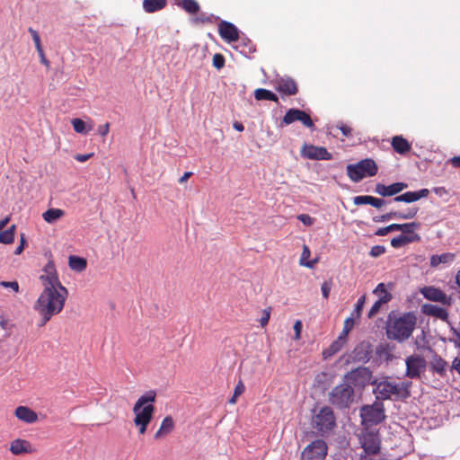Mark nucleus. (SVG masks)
Returning a JSON list of instances; mask_svg holds the SVG:
<instances>
[{"label": "nucleus", "mask_w": 460, "mask_h": 460, "mask_svg": "<svg viewBox=\"0 0 460 460\" xmlns=\"http://www.w3.org/2000/svg\"><path fill=\"white\" fill-rule=\"evenodd\" d=\"M420 234H414V235H404L400 234L397 235L391 240V245L393 248H400L402 247L405 244L411 243H418L420 241Z\"/></svg>", "instance_id": "a878e982"}, {"label": "nucleus", "mask_w": 460, "mask_h": 460, "mask_svg": "<svg viewBox=\"0 0 460 460\" xmlns=\"http://www.w3.org/2000/svg\"><path fill=\"white\" fill-rule=\"evenodd\" d=\"M390 233V229L388 228V226H385V227H380L378 228L376 232H375V235H377V236H385L387 234Z\"/></svg>", "instance_id": "774afa93"}, {"label": "nucleus", "mask_w": 460, "mask_h": 460, "mask_svg": "<svg viewBox=\"0 0 460 460\" xmlns=\"http://www.w3.org/2000/svg\"><path fill=\"white\" fill-rule=\"evenodd\" d=\"M167 0H143V10L147 13H153L164 9L167 6Z\"/></svg>", "instance_id": "bb28decb"}, {"label": "nucleus", "mask_w": 460, "mask_h": 460, "mask_svg": "<svg viewBox=\"0 0 460 460\" xmlns=\"http://www.w3.org/2000/svg\"><path fill=\"white\" fill-rule=\"evenodd\" d=\"M155 398L156 392L149 390L137 400L133 407L134 423L138 428L140 434L146 433L147 426L153 419L155 411L153 403L155 402Z\"/></svg>", "instance_id": "7ed1b4c3"}, {"label": "nucleus", "mask_w": 460, "mask_h": 460, "mask_svg": "<svg viewBox=\"0 0 460 460\" xmlns=\"http://www.w3.org/2000/svg\"><path fill=\"white\" fill-rule=\"evenodd\" d=\"M386 203H387V201L384 199L376 198V197L371 196L369 205L376 208H380Z\"/></svg>", "instance_id": "4d7b16f0"}, {"label": "nucleus", "mask_w": 460, "mask_h": 460, "mask_svg": "<svg viewBox=\"0 0 460 460\" xmlns=\"http://www.w3.org/2000/svg\"><path fill=\"white\" fill-rule=\"evenodd\" d=\"M110 131V123L107 122L105 123L104 125H102L98 128V133L99 135H101L102 137H105L108 135Z\"/></svg>", "instance_id": "0e129e2a"}, {"label": "nucleus", "mask_w": 460, "mask_h": 460, "mask_svg": "<svg viewBox=\"0 0 460 460\" xmlns=\"http://www.w3.org/2000/svg\"><path fill=\"white\" fill-rule=\"evenodd\" d=\"M270 308L265 309L263 311L262 316L260 319V323L262 327L268 323V322L270 320Z\"/></svg>", "instance_id": "e2e57ef3"}, {"label": "nucleus", "mask_w": 460, "mask_h": 460, "mask_svg": "<svg viewBox=\"0 0 460 460\" xmlns=\"http://www.w3.org/2000/svg\"><path fill=\"white\" fill-rule=\"evenodd\" d=\"M359 442L367 455L374 456L379 454L381 441L378 432L363 431L359 436Z\"/></svg>", "instance_id": "f8f14e48"}, {"label": "nucleus", "mask_w": 460, "mask_h": 460, "mask_svg": "<svg viewBox=\"0 0 460 460\" xmlns=\"http://www.w3.org/2000/svg\"><path fill=\"white\" fill-rule=\"evenodd\" d=\"M408 187V184L402 181L394 182L388 186L383 183H376L375 192L382 197L395 196Z\"/></svg>", "instance_id": "aec40b11"}, {"label": "nucleus", "mask_w": 460, "mask_h": 460, "mask_svg": "<svg viewBox=\"0 0 460 460\" xmlns=\"http://www.w3.org/2000/svg\"><path fill=\"white\" fill-rule=\"evenodd\" d=\"M15 225L0 233V243L4 244L13 243L14 241Z\"/></svg>", "instance_id": "58836bf2"}, {"label": "nucleus", "mask_w": 460, "mask_h": 460, "mask_svg": "<svg viewBox=\"0 0 460 460\" xmlns=\"http://www.w3.org/2000/svg\"><path fill=\"white\" fill-rule=\"evenodd\" d=\"M0 286L12 288L14 292H19V284L17 281H1Z\"/></svg>", "instance_id": "bf43d9fd"}, {"label": "nucleus", "mask_w": 460, "mask_h": 460, "mask_svg": "<svg viewBox=\"0 0 460 460\" xmlns=\"http://www.w3.org/2000/svg\"><path fill=\"white\" fill-rule=\"evenodd\" d=\"M411 382L405 381L401 384L393 383L387 380L377 381L373 389V394H376L377 401H385L392 399V396H395V400L404 401L411 396L410 388Z\"/></svg>", "instance_id": "20e7f679"}, {"label": "nucleus", "mask_w": 460, "mask_h": 460, "mask_svg": "<svg viewBox=\"0 0 460 460\" xmlns=\"http://www.w3.org/2000/svg\"><path fill=\"white\" fill-rule=\"evenodd\" d=\"M420 226V224L419 222H411V223H404L401 224V229L404 235H414L418 234L415 233L416 229H419Z\"/></svg>", "instance_id": "a19ab883"}, {"label": "nucleus", "mask_w": 460, "mask_h": 460, "mask_svg": "<svg viewBox=\"0 0 460 460\" xmlns=\"http://www.w3.org/2000/svg\"><path fill=\"white\" fill-rule=\"evenodd\" d=\"M391 219H400V211H390L381 216H376L373 217V221L376 223L386 222Z\"/></svg>", "instance_id": "37998d69"}, {"label": "nucleus", "mask_w": 460, "mask_h": 460, "mask_svg": "<svg viewBox=\"0 0 460 460\" xmlns=\"http://www.w3.org/2000/svg\"><path fill=\"white\" fill-rule=\"evenodd\" d=\"M427 349L431 353V358L427 366H429V370L432 374H437L440 377L447 376V371L448 363L443 358L435 349H433L430 346L427 347Z\"/></svg>", "instance_id": "2eb2a0df"}, {"label": "nucleus", "mask_w": 460, "mask_h": 460, "mask_svg": "<svg viewBox=\"0 0 460 460\" xmlns=\"http://www.w3.org/2000/svg\"><path fill=\"white\" fill-rule=\"evenodd\" d=\"M173 429H174V420H173L172 417L166 416L163 420L159 429L155 434V436H154L155 439H159L162 437L170 434L173 430Z\"/></svg>", "instance_id": "cd10ccee"}, {"label": "nucleus", "mask_w": 460, "mask_h": 460, "mask_svg": "<svg viewBox=\"0 0 460 460\" xmlns=\"http://www.w3.org/2000/svg\"><path fill=\"white\" fill-rule=\"evenodd\" d=\"M361 422L366 426L378 425L385 419V411L383 402L376 401L372 404L363 405L359 412Z\"/></svg>", "instance_id": "6e6552de"}, {"label": "nucleus", "mask_w": 460, "mask_h": 460, "mask_svg": "<svg viewBox=\"0 0 460 460\" xmlns=\"http://www.w3.org/2000/svg\"><path fill=\"white\" fill-rule=\"evenodd\" d=\"M344 343L341 342L340 340L336 339L335 341H333L331 345L323 351V358H328L332 356H333L334 354L338 353L339 351H341L342 349V348L344 347Z\"/></svg>", "instance_id": "e433bc0d"}, {"label": "nucleus", "mask_w": 460, "mask_h": 460, "mask_svg": "<svg viewBox=\"0 0 460 460\" xmlns=\"http://www.w3.org/2000/svg\"><path fill=\"white\" fill-rule=\"evenodd\" d=\"M16 418L26 423H34L38 420L37 413L27 406H18L14 412Z\"/></svg>", "instance_id": "5701e85b"}, {"label": "nucleus", "mask_w": 460, "mask_h": 460, "mask_svg": "<svg viewBox=\"0 0 460 460\" xmlns=\"http://www.w3.org/2000/svg\"><path fill=\"white\" fill-rule=\"evenodd\" d=\"M64 215V211L59 208H49L42 215L43 219L48 223H54Z\"/></svg>", "instance_id": "4c0bfd02"}, {"label": "nucleus", "mask_w": 460, "mask_h": 460, "mask_svg": "<svg viewBox=\"0 0 460 460\" xmlns=\"http://www.w3.org/2000/svg\"><path fill=\"white\" fill-rule=\"evenodd\" d=\"M406 373L405 376L411 379H420L421 374L427 368V361L420 355H411L405 359Z\"/></svg>", "instance_id": "9d476101"}, {"label": "nucleus", "mask_w": 460, "mask_h": 460, "mask_svg": "<svg viewBox=\"0 0 460 460\" xmlns=\"http://www.w3.org/2000/svg\"><path fill=\"white\" fill-rule=\"evenodd\" d=\"M391 146L394 151L401 155H404L411 149V145L402 136H394L392 138Z\"/></svg>", "instance_id": "4be33fe9"}, {"label": "nucleus", "mask_w": 460, "mask_h": 460, "mask_svg": "<svg viewBox=\"0 0 460 460\" xmlns=\"http://www.w3.org/2000/svg\"><path fill=\"white\" fill-rule=\"evenodd\" d=\"M429 190L428 189H420L416 191H407L403 193L405 203H412L422 198L428 197Z\"/></svg>", "instance_id": "7c9ffc66"}, {"label": "nucleus", "mask_w": 460, "mask_h": 460, "mask_svg": "<svg viewBox=\"0 0 460 460\" xmlns=\"http://www.w3.org/2000/svg\"><path fill=\"white\" fill-rule=\"evenodd\" d=\"M355 318V316L350 315L344 321L343 329H345L346 332H350L353 329Z\"/></svg>", "instance_id": "680f3d73"}, {"label": "nucleus", "mask_w": 460, "mask_h": 460, "mask_svg": "<svg viewBox=\"0 0 460 460\" xmlns=\"http://www.w3.org/2000/svg\"><path fill=\"white\" fill-rule=\"evenodd\" d=\"M386 252V248L384 245H375L371 248L369 255L373 258H377L383 255Z\"/></svg>", "instance_id": "603ef678"}, {"label": "nucleus", "mask_w": 460, "mask_h": 460, "mask_svg": "<svg viewBox=\"0 0 460 460\" xmlns=\"http://www.w3.org/2000/svg\"><path fill=\"white\" fill-rule=\"evenodd\" d=\"M177 5L190 14H197L200 10V5L196 0H181Z\"/></svg>", "instance_id": "2f4dec72"}, {"label": "nucleus", "mask_w": 460, "mask_h": 460, "mask_svg": "<svg viewBox=\"0 0 460 460\" xmlns=\"http://www.w3.org/2000/svg\"><path fill=\"white\" fill-rule=\"evenodd\" d=\"M450 370L456 371L457 374L460 376V350H458L457 356L454 358V359L452 360Z\"/></svg>", "instance_id": "13d9d810"}, {"label": "nucleus", "mask_w": 460, "mask_h": 460, "mask_svg": "<svg viewBox=\"0 0 460 460\" xmlns=\"http://www.w3.org/2000/svg\"><path fill=\"white\" fill-rule=\"evenodd\" d=\"M417 325V315L414 312L399 313L392 310L385 322V335L390 341L403 343L408 341Z\"/></svg>", "instance_id": "f03ea898"}, {"label": "nucleus", "mask_w": 460, "mask_h": 460, "mask_svg": "<svg viewBox=\"0 0 460 460\" xmlns=\"http://www.w3.org/2000/svg\"><path fill=\"white\" fill-rule=\"evenodd\" d=\"M455 259V254L451 252H445L442 254H435L430 257V265L432 267H437L440 263H447L449 261H453Z\"/></svg>", "instance_id": "c9c22d12"}, {"label": "nucleus", "mask_w": 460, "mask_h": 460, "mask_svg": "<svg viewBox=\"0 0 460 460\" xmlns=\"http://www.w3.org/2000/svg\"><path fill=\"white\" fill-rule=\"evenodd\" d=\"M311 426L321 437H327L336 427V417L330 406H323L319 411L312 410Z\"/></svg>", "instance_id": "39448f33"}, {"label": "nucleus", "mask_w": 460, "mask_h": 460, "mask_svg": "<svg viewBox=\"0 0 460 460\" xmlns=\"http://www.w3.org/2000/svg\"><path fill=\"white\" fill-rule=\"evenodd\" d=\"M393 298V296L391 293H385V295H381L376 300L374 305L371 306V308L368 311L367 316L368 318L374 317L378 311L380 310V307L383 304H386L389 301H391Z\"/></svg>", "instance_id": "c756f323"}, {"label": "nucleus", "mask_w": 460, "mask_h": 460, "mask_svg": "<svg viewBox=\"0 0 460 460\" xmlns=\"http://www.w3.org/2000/svg\"><path fill=\"white\" fill-rule=\"evenodd\" d=\"M93 156V153L84 154V155H75V159L78 162L84 163L89 160L91 157Z\"/></svg>", "instance_id": "69168bd1"}, {"label": "nucleus", "mask_w": 460, "mask_h": 460, "mask_svg": "<svg viewBox=\"0 0 460 460\" xmlns=\"http://www.w3.org/2000/svg\"><path fill=\"white\" fill-rule=\"evenodd\" d=\"M343 381L353 388H365L368 385H375L376 384V379L373 380L372 371L367 367H358L348 372L344 375Z\"/></svg>", "instance_id": "1a4fd4ad"}, {"label": "nucleus", "mask_w": 460, "mask_h": 460, "mask_svg": "<svg viewBox=\"0 0 460 460\" xmlns=\"http://www.w3.org/2000/svg\"><path fill=\"white\" fill-rule=\"evenodd\" d=\"M301 156L310 160H325L332 159V155L324 146H317L312 144H305L301 149Z\"/></svg>", "instance_id": "ddd939ff"}, {"label": "nucleus", "mask_w": 460, "mask_h": 460, "mask_svg": "<svg viewBox=\"0 0 460 460\" xmlns=\"http://www.w3.org/2000/svg\"><path fill=\"white\" fill-rule=\"evenodd\" d=\"M297 219L306 226H310L314 223V218L308 214H300L297 216Z\"/></svg>", "instance_id": "5fc2aeb1"}, {"label": "nucleus", "mask_w": 460, "mask_h": 460, "mask_svg": "<svg viewBox=\"0 0 460 460\" xmlns=\"http://www.w3.org/2000/svg\"><path fill=\"white\" fill-rule=\"evenodd\" d=\"M236 42L234 49L246 58L256 51L255 44L247 37H239Z\"/></svg>", "instance_id": "b1692460"}, {"label": "nucleus", "mask_w": 460, "mask_h": 460, "mask_svg": "<svg viewBox=\"0 0 460 460\" xmlns=\"http://www.w3.org/2000/svg\"><path fill=\"white\" fill-rule=\"evenodd\" d=\"M220 18L213 13H201L192 19L194 24H213Z\"/></svg>", "instance_id": "72a5a7b5"}, {"label": "nucleus", "mask_w": 460, "mask_h": 460, "mask_svg": "<svg viewBox=\"0 0 460 460\" xmlns=\"http://www.w3.org/2000/svg\"><path fill=\"white\" fill-rule=\"evenodd\" d=\"M365 301H366V296H365V295H363L358 299V302L355 305V308L351 312L350 315L355 316L356 318H359L361 315L362 309L365 305Z\"/></svg>", "instance_id": "49530a36"}, {"label": "nucleus", "mask_w": 460, "mask_h": 460, "mask_svg": "<svg viewBox=\"0 0 460 460\" xmlns=\"http://www.w3.org/2000/svg\"><path fill=\"white\" fill-rule=\"evenodd\" d=\"M332 280H329V281H324L322 286H321V290H322V294H323V296L324 298H328L329 296H330V292H331V289H332Z\"/></svg>", "instance_id": "6e6d98bb"}, {"label": "nucleus", "mask_w": 460, "mask_h": 460, "mask_svg": "<svg viewBox=\"0 0 460 460\" xmlns=\"http://www.w3.org/2000/svg\"><path fill=\"white\" fill-rule=\"evenodd\" d=\"M347 175L353 182H358L365 177L375 176L378 167L372 158H365L357 164H348L346 167Z\"/></svg>", "instance_id": "0eeeda50"}, {"label": "nucleus", "mask_w": 460, "mask_h": 460, "mask_svg": "<svg viewBox=\"0 0 460 460\" xmlns=\"http://www.w3.org/2000/svg\"><path fill=\"white\" fill-rule=\"evenodd\" d=\"M10 451L15 456L31 453L32 447L31 442L25 439L16 438L11 443Z\"/></svg>", "instance_id": "393cba45"}, {"label": "nucleus", "mask_w": 460, "mask_h": 460, "mask_svg": "<svg viewBox=\"0 0 460 460\" xmlns=\"http://www.w3.org/2000/svg\"><path fill=\"white\" fill-rule=\"evenodd\" d=\"M212 63H213V66L215 68H217V70H220L221 68H223L225 66V63H226L225 57L220 53H217L213 56Z\"/></svg>", "instance_id": "de8ad7c7"}, {"label": "nucleus", "mask_w": 460, "mask_h": 460, "mask_svg": "<svg viewBox=\"0 0 460 460\" xmlns=\"http://www.w3.org/2000/svg\"><path fill=\"white\" fill-rule=\"evenodd\" d=\"M355 399L354 388L344 382L336 385L329 394V402L340 410L349 408Z\"/></svg>", "instance_id": "423d86ee"}, {"label": "nucleus", "mask_w": 460, "mask_h": 460, "mask_svg": "<svg viewBox=\"0 0 460 460\" xmlns=\"http://www.w3.org/2000/svg\"><path fill=\"white\" fill-rule=\"evenodd\" d=\"M68 265L71 270L81 272L86 269L87 262L86 260L82 257L70 255L68 259Z\"/></svg>", "instance_id": "f704fd0d"}, {"label": "nucleus", "mask_w": 460, "mask_h": 460, "mask_svg": "<svg viewBox=\"0 0 460 460\" xmlns=\"http://www.w3.org/2000/svg\"><path fill=\"white\" fill-rule=\"evenodd\" d=\"M274 88L282 96H292L298 93L297 83L288 75L277 78L274 81Z\"/></svg>", "instance_id": "dca6fc26"}, {"label": "nucleus", "mask_w": 460, "mask_h": 460, "mask_svg": "<svg viewBox=\"0 0 460 460\" xmlns=\"http://www.w3.org/2000/svg\"><path fill=\"white\" fill-rule=\"evenodd\" d=\"M450 326V332L454 334L455 338H449L448 341L452 342L454 346L460 350V330L456 329L455 326L448 324Z\"/></svg>", "instance_id": "a18cd8bd"}, {"label": "nucleus", "mask_w": 460, "mask_h": 460, "mask_svg": "<svg viewBox=\"0 0 460 460\" xmlns=\"http://www.w3.org/2000/svg\"><path fill=\"white\" fill-rule=\"evenodd\" d=\"M420 311L423 314L438 318L446 322L447 324H450L451 323L449 321L448 312L446 308L438 306L433 304H424L421 305Z\"/></svg>", "instance_id": "412c9836"}, {"label": "nucleus", "mask_w": 460, "mask_h": 460, "mask_svg": "<svg viewBox=\"0 0 460 460\" xmlns=\"http://www.w3.org/2000/svg\"><path fill=\"white\" fill-rule=\"evenodd\" d=\"M218 33L220 37L227 42H235L239 40V31L237 27L227 21H219Z\"/></svg>", "instance_id": "6ab92c4d"}, {"label": "nucleus", "mask_w": 460, "mask_h": 460, "mask_svg": "<svg viewBox=\"0 0 460 460\" xmlns=\"http://www.w3.org/2000/svg\"><path fill=\"white\" fill-rule=\"evenodd\" d=\"M432 191L439 197H443L448 194V190L445 187H435Z\"/></svg>", "instance_id": "338daca9"}, {"label": "nucleus", "mask_w": 460, "mask_h": 460, "mask_svg": "<svg viewBox=\"0 0 460 460\" xmlns=\"http://www.w3.org/2000/svg\"><path fill=\"white\" fill-rule=\"evenodd\" d=\"M298 121H300L305 127L310 128L311 130L315 129L314 123L310 115L302 110H300Z\"/></svg>", "instance_id": "c03bdc74"}, {"label": "nucleus", "mask_w": 460, "mask_h": 460, "mask_svg": "<svg viewBox=\"0 0 460 460\" xmlns=\"http://www.w3.org/2000/svg\"><path fill=\"white\" fill-rule=\"evenodd\" d=\"M71 123L73 125L74 130L79 134L86 135L92 128L91 127L86 128L84 121L78 118L73 119Z\"/></svg>", "instance_id": "79ce46f5"}, {"label": "nucleus", "mask_w": 460, "mask_h": 460, "mask_svg": "<svg viewBox=\"0 0 460 460\" xmlns=\"http://www.w3.org/2000/svg\"><path fill=\"white\" fill-rule=\"evenodd\" d=\"M67 296L68 290L64 286L44 288L33 306L41 317L38 323L39 327H43L54 315L63 310Z\"/></svg>", "instance_id": "f257e3e1"}, {"label": "nucleus", "mask_w": 460, "mask_h": 460, "mask_svg": "<svg viewBox=\"0 0 460 460\" xmlns=\"http://www.w3.org/2000/svg\"><path fill=\"white\" fill-rule=\"evenodd\" d=\"M420 294L427 299L432 302H439L444 305H451L452 298L448 296L444 291L433 286H426L420 288Z\"/></svg>", "instance_id": "f3484780"}, {"label": "nucleus", "mask_w": 460, "mask_h": 460, "mask_svg": "<svg viewBox=\"0 0 460 460\" xmlns=\"http://www.w3.org/2000/svg\"><path fill=\"white\" fill-rule=\"evenodd\" d=\"M370 199H371V196H368V195L356 196L353 198V203L357 206L369 205Z\"/></svg>", "instance_id": "864d4df0"}, {"label": "nucleus", "mask_w": 460, "mask_h": 460, "mask_svg": "<svg viewBox=\"0 0 460 460\" xmlns=\"http://www.w3.org/2000/svg\"><path fill=\"white\" fill-rule=\"evenodd\" d=\"M327 444L316 439L305 447L301 454L302 460H323L327 455Z\"/></svg>", "instance_id": "9b49d317"}, {"label": "nucleus", "mask_w": 460, "mask_h": 460, "mask_svg": "<svg viewBox=\"0 0 460 460\" xmlns=\"http://www.w3.org/2000/svg\"><path fill=\"white\" fill-rule=\"evenodd\" d=\"M419 208H409L407 211L400 212V219H411L416 217L418 214Z\"/></svg>", "instance_id": "3c124183"}, {"label": "nucleus", "mask_w": 460, "mask_h": 460, "mask_svg": "<svg viewBox=\"0 0 460 460\" xmlns=\"http://www.w3.org/2000/svg\"><path fill=\"white\" fill-rule=\"evenodd\" d=\"M299 114H300L299 109L291 108V109L288 110L279 123V127L283 128L285 126L292 124L295 121H298Z\"/></svg>", "instance_id": "473e14b6"}, {"label": "nucleus", "mask_w": 460, "mask_h": 460, "mask_svg": "<svg viewBox=\"0 0 460 460\" xmlns=\"http://www.w3.org/2000/svg\"><path fill=\"white\" fill-rule=\"evenodd\" d=\"M254 98L257 101H271L274 102L279 103V97L276 93L264 89V88H258L254 91Z\"/></svg>", "instance_id": "c85d7f7f"}, {"label": "nucleus", "mask_w": 460, "mask_h": 460, "mask_svg": "<svg viewBox=\"0 0 460 460\" xmlns=\"http://www.w3.org/2000/svg\"><path fill=\"white\" fill-rule=\"evenodd\" d=\"M245 390V386L242 381H239L236 386L234 387V394L229 399V403H234L236 402V398L241 395Z\"/></svg>", "instance_id": "09e8293b"}, {"label": "nucleus", "mask_w": 460, "mask_h": 460, "mask_svg": "<svg viewBox=\"0 0 460 460\" xmlns=\"http://www.w3.org/2000/svg\"><path fill=\"white\" fill-rule=\"evenodd\" d=\"M310 255H311V252H310L309 247L307 245H304L303 252H302L301 258H300V264L302 266L312 269L317 262V260L315 259V260H312V261H307V259L310 257Z\"/></svg>", "instance_id": "ea45409f"}, {"label": "nucleus", "mask_w": 460, "mask_h": 460, "mask_svg": "<svg viewBox=\"0 0 460 460\" xmlns=\"http://www.w3.org/2000/svg\"><path fill=\"white\" fill-rule=\"evenodd\" d=\"M373 352L372 344L363 341L356 345L351 352V358L354 362L367 363L370 360Z\"/></svg>", "instance_id": "a211bd4d"}, {"label": "nucleus", "mask_w": 460, "mask_h": 460, "mask_svg": "<svg viewBox=\"0 0 460 460\" xmlns=\"http://www.w3.org/2000/svg\"><path fill=\"white\" fill-rule=\"evenodd\" d=\"M337 128L341 131V133L344 137H348L351 136L352 129L348 125L341 122L340 125L337 126Z\"/></svg>", "instance_id": "052dcab7"}, {"label": "nucleus", "mask_w": 460, "mask_h": 460, "mask_svg": "<svg viewBox=\"0 0 460 460\" xmlns=\"http://www.w3.org/2000/svg\"><path fill=\"white\" fill-rule=\"evenodd\" d=\"M43 274L40 276V280L44 288H60L63 286L58 279V275L52 260H49L43 267Z\"/></svg>", "instance_id": "4468645a"}, {"label": "nucleus", "mask_w": 460, "mask_h": 460, "mask_svg": "<svg viewBox=\"0 0 460 460\" xmlns=\"http://www.w3.org/2000/svg\"><path fill=\"white\" fill-rule=\"evenodd\" d=\"M28 31L30 32V34L31 35V38L35 43V47H36V49L37 51L38 50H40L42 49V46H41V43H40V34L39 32L34 30L33 28L30 27L28 29Z\"/></svg>", "instance_id": "8fccbe9b"}]
</instances>
